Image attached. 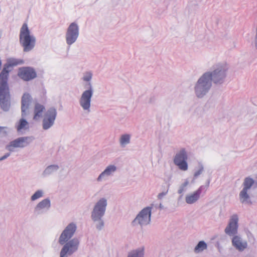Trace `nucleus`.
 Returning a JSON list of instances; mask_svg holds the SVG:
<instances>
[{
	"mask_svg": "<svg viewBox=\"0 0 257 257\" xmlns=\"http://www.w3.org/2000/svg\"><path fill=\"white\" fill-rule=\"evenodd\" d=\"M23 60L16 59H10L8 63L4 65V68L0 73V99L6 100L9 98V88L8 85V79L9 72L13 66H15L23 63ZM3 101L2 107L5 109H8L9 104Z\"/></svg>",
	"mask_w": 257,
	"mask_h": 257,
	"instance_id": "nucleus-1",
	"label": "nucleus"
},
{
	"mask_svg": "<svg viewBox=\"0 0 257 257\" xmlns=\"http://www.w3.org/2000/svg\"><path fill=\"white\" fill-rule=\"evenodd\" d=\"M224 69L217 68L212 73H205L198 81L195 87V92L198 97H202L211 86V82L213 80L217 83L223 79L224 75Z\"/></svg>",
	"mask_w": 257,
	"mask_h": 257,
	"instance_id": "nucleus-2",
	"label": "nucleus"
},
{
	"mask_svg": "<svg viewBox=\"0 0 257 257\" xmlns=\"http://www.w3.org/2000/svg\"><path fill=\"white\" fill-rule=\"evenodd\" d=\"M20 43L23 46L25 52L30 51L35 47L36 39L33 35L31 34L26 23H24L21 28Z\"/></svg>",
	"mask_w": 257,
	"mask_h": 257,
	"instance_id": "nucleus-3",
	"label": "nucleus"
},
{
	"mask_svg": "<svg viewBox=\"0 0 257 257\" xmlns=\"http://www.w3.org/2000/svg\"><path fill=\"white\" fill-rule=\"evenodd\" d=\"M106 205V200L105 199H101L97 202L92 213V218L93 220L96 221L100 219L104 215Z\"/></svg>",
	"mask_w": 257,
	"mask_h": 257,
	"instance_id": "nucleus-4",
	"label": "nucleus"
},
{
	"mask_svg": "<svg viewBox=\"0 0 257 257\" xmlns=\"http://www.w3.org/2000/svg\"><path fill=\"white\" fill-rule=\"evenodd\" d=\"M57 115L56 109L50 108L45 113L43 120V127L44 130H47L54 124Z\"/></svg>",
	"mask_w": 257,
	"mask_h": 257,
	"instance_id": "nucleus-5",
	"label": "nucleus"
},
{
	"mask_svg": "<svg viewBox=\"0 0 257 257\" xmlns=\"http://www.w3.org/2000/svg\"><path fill=\"white\" fill-rule=\"evenodd\" d=\"M187 155L185 150L182 149L177 153L174 159V162L175 165L178 166L180 169L186 171L188 169V165L186 162Z\"/></svg>",
	"mask_w": 257,
	"mask_h": 257,
	"instance_id": "nucleus-6",
	"label": "nucleus"
},
{
	"mask_svg": "<svg viewBox=\"0 0 257 257\" xmlns=\"http://www.w3.org/2000/svg\"><path fill=\"white\" fill-rule=\"evenodd\" d=\"M18 75L25 81H29L35 78L37 74L33 68L29 67H23L19 69Z\"/></svg>",
	"mask_w": 257,
	"mask_h": 257,
	"instance_id": "nucleus-7",
	"label": "nucleus"
},
{
	"mask_svg": "<svg viewBox=\"0 0 257 257\" xmlns=\"http://www.w3.org/2000/svg\"><path fill=\"white\" fill-rule=\"evenodd\" d=\"M78 27L75 23H71L69 26L66 34V41L68 44L71 45L78 36Z\"/></svg>",
	"mask_w": 257,
	"mask_h": 257,
	"instance_id": "nucleus-8",
	"label": "nucleus"
},
{
	"mask_svg": "<svg viewBox=\"0 0 257 257\" xmlns=\"http://www.w3.org/2000/svg\"><path fill=\"white\" fill-rule=\"evenodd\" d=\"M151 208H145L138 214L134 222L138 221L141 225H147L149 223L151 220Z\"/></svg>",
	"mask_w": 257,
	"mask_h": 257,
	"instance_id": "nucleus-9",
	"label": "nucleus"
},
{
	"mask_svg": "<svg viewBox=\"0 0 257 257\" xmlns=\"http://www.w3.org/2000/svg\"><path fill=\"white\" fill-rule=\"evenodd\" d=\"M79 241L78 239H72L64 246L61 251L60 256L65 257L67 253L71 254L77 249Z\"/></svg>",
	"mask_w": 257,
	"mask_h": 257,
	"instance_id": "nucleus-10",
	"label": "nucleus"
},
{
	"mask_svg": "<svg viewBox=\"0 0 257 257\" xmlns=\"http://www.w3.org/2000/svg\"><path fill=\"white\" fill-rule=\"evenodd\" d=\"M76 229V226L74 223L69 224L63 231L59 238V242L64 244L74 234Z\"/></svg>",
	"mask_w": 257,
	"mask_h": 257,
	"instance_id": "nucleus-11",
	"label": "nucleus"
},
{
	"mask_svg": "<svg viewBox=\"0 0 257 257\" xmlns=\"http://www.w3.org/2000/svg\"><path fill=\"white\" fill-rule=\"evenodd\" d=\"M31 141V138L21 137L12 141L6 148L12 151L14 148H23L27 146Z\"/></svg>",
	"mask_w": 257,
	"mask_h": 257,
	"instance_id": "nucleus-12",
	"label": "nucleus"
},
{
	"mask_svg": "<svg viewBox=\"0 0 257 257\" xmlns=\"http://www.w3.org/2000/svg\"><path fill=\"white\" fill-rule=\"evenodd\" d=\"M238 216L237 215H233L230 219L228 226L225 229V232L227 234L231 235L235 234L237 232Z\"/></svg>",
	"mask_w": 257,
	"mask_h": 257,
	"instance_id": "nucleus-13",
	"label": "nucleus"
},
{
	"mask_svg": "<svg viewBox=\"0 0 257 257\" xmlns=\"http://www.w3.org/2000/svg\"><path fill=\"white\" fill-rule=\"evenodd\" d=\"M92 95V91L91 89L86 90L82 93L80 99V104L84 109H89Z\"/></svg>",
	"mask_w": 257,
	"mask_h": 257,
	"instance_id": "nucleus-14",
	"label": "nucleus"
},
{
	"mask_svg": "<svg viewBox=\"0 0 257 257\" xmlns=\"http://www.w3.org/2000/svg\"><path fill=\"white\" fill-rule=\"evenodd\" d=\"M32 101V98L28 93H25L22 98V115L25 117L29 109Z\"/></svg>",
	"mask_w": 257,
	"mask_h": 257,
	"instance_id": "nucleus-15",
	"label": "nucleus"
},
{
	"mask_svg": "<svg viewBox=\"0 0 257 257\" xmlns=\"http://www.w3.org/2000/svg\"><path fill=\"white\" fill-rule=\"evenodd\" d=\"M233 246L239 251H243L247 246L246 241H243L240 237L235 235L232 239Z\"/></svg>",
	"mask_w": 257,
	"mask_h": 257,
	"instance_id": "nucleus-16",
	"label": "nucleus"
},
{
	"mask_svg": "<svg viewBox=\"0 0 257 257\" xmlns=\"http://www.w3.org/2000/svg\"><path fill=\"white\" fill-rule=\"evenodd\" d=\"M45 110V108L43 105L39 103H36L34 108L33 119L37 120L41 117Z\"/></svg>",
	"mask_w": 257,
	"mask_h": 257,
	"instance_id": "nucleus-17",
	"label": "nucleus"
},
{
	"mask_svg": "<svg viewBox=\"0 0 257 257\" xmlns=\"http://www.w3.org/2000/svg\"><path fill=\"white\" fill-rule=\"evenodd\" d=\"M201 193L200 189H198L192 194L186 196L185 200L188 204H192L198 200Z\"/></svg>",
	"mask_w": 257,
	"mask_h": 257,
	"instance_id": "nucleus-18",
	"label": "nucleus"
},
{
	"mask_svg": "<svg viewBox=\"0 0 257 257\" xmlns=\"http://www.w3.org/2000/svg\"><path fill=\"white\" fill-rule=\"evenodd\" d=\"M29 127L28 122L24 118H21L16 124V128L18 132H21L26 130Z\"/></svg>",
	"mask_w": 257,
	"mask_h": 257,
	"instance_id": "nucleus-19",
	"label": "nucleus"
},
{
	"mask_svg": "<svg viewBox=\"0 0 257 257\" xmlns=\"http://www.w3.org/2000/svg\"><path fill=\"white\" fill-rule=\"evenodd\" d=\"M116 170V167L113 165H110L108 166L106 169L99 175L97 180L100 181L101 178L105 175H109L111 172H114Z\"/></svg>",
	"mask_w": 257,
	"mask_h": 257,
	"instance_id": "nucleus-20",
	"label": "nucleus"
},
{
	"mask_svg": "<svg viewBox=\"0 0 257 257\" xmlns=\"http://www.w3.org/2000/svg\"><path fill=\"white\" fill-rule=\"evenodd\" d=\"M50 206V202L48 199H44L40 202L37 206V208L42 209L48 208Z\"/></svg>",
	"mask_w": 257,
	"mask_h": 257,
	"instance_id": "nucleus-21",
	"label": "nucleus"
},
{
	"mask_svg": "<svg viewBox=\"0 0 257 257\" xmlns=\"http://www.w3.org/2000/svg\"><path fill=\"white\" fill-rule=\"evenodd\" d=\"M253 183L254 181L252 179L249 177L246 178L243 183V188L246 189V190H248L253 185Z\"/></svg>",
	"mask_w": 257,
	"mask_h": 257,
	"instance_id": "nucleus-22",
	"label": "nucleus"
},
{
	"mask_svg": "<svg viewBox=\"0 0 257 257\" xmlns=\"http://www.w3.org/2000/svg\"><path fill=\"white\" fill-rule=\"evenodd\" d=\"M248 190L246 189H243L240 192L239 194V197L240 200L241 202H243L246 201L248 198V195L247 193V191Z\"/></svg>",
	"mask_w": 257,
	"mask_h": 257,
	"instance_id": "nucleus-23",
	"label": "nucleus"
},
{
	"mask_svg": "<svg viewBox=\"0 0 257 257\" xmlns=\"http://www.w3.org/2000/svg\"><path fill=\"white\" fill-rule=\"evenodd\" d=\"M143 249L141 250H135L132 252L128 257H143L144 252Z\"/></svg>",
	"mask_w": 257,
	"mask_h": 257,
	"instance_id": "nucleus-24",
	"label": "nucleus"
},
{
	"mask_svg": "<svg viewBox=\"0 0 257 257\" xmlns=\"http://www.w3.org/2000/svg\"><path fill=\"white\" fill-rule=\"evenodd\" d=\"M207 247L206 244L203 241H199L197 245L195 247V249L196 251H202Z\"/></svg>",
	"mask_w": 257,
	"mask_h": 257,
	"instance_id": "nucleus-25",
	"label": "nucleus"
},
{
	"mask_svg": "<svg viewBox=\"0 0 257 257\" xmlns=\"http://www.w3.org/2000/svg\"><path fill=\"white\" fill-rule=\"evenodd\" d=\"M130 136L128 135H124L121 136L120 140V144L123 145L128 144L130 142Z\"/></svg>",
	"mask_w": 257,
	"mask_h": 257,
	"instance_id": "nucleus-26",
	"label": "nucleus"
},
{
	"mask_svg": "<svg viewBox=\"0 0 257 257\" xmlns=\"http://www.w3.org/2000/svg\"><path fill=\"white\" fill-rule=\"evenodd\" d=\"M42 196V192L41 191H37L32 196V200H35Z\"/></svg>",
	"mask_w": 257,
	"mask_h": 257,
	"instance_id": "nucleus-27",
	"label": "nucleus"
},
{
	"mask_svg": "<svg viewBox=\"0 0 257 257\" xmlns=\"http://www.w3.org/2000/svg\"><path fill=\"white\" fill-rule=\"evenodd\" d=\"M91 77L92 74L90 72H87L83 77V80L86 81H89L91 79Z\"/></svg>",
	"mask_w": 257,
	"mask_h": 257,
	"instance_id": "nucleus-28",
	"label": "nucleus"
},
{
	"mask_svg": "<svg viewBox=\"0 0 257 257\" xmlns=\"http://www.w3.org/2000/svg\"><path fill=\"white\" fill-rule=\"evenodd\" d=\"M3 100H1L0 99V105L1 106V108L4 110V111H7L9 109L10 107V95L9 94V99L8 100V102L9 103V107L8 108V109H4V108H3L2 107V103H3ZM4 102H6V100H4ZM6 102H5V104H6Z\"/></svg>",
	"mask_w": 257,
	"mask_h": 257,
	"instance_id": "nucleus-29",
	"label": "nucleus"
},
{
	"mask_svg": "<svg viewBox=\"0 0 257 257\" xmlns=\"http://www.w3.org/2000/svg\"><path fill=\"white\" fill-rule=\"evenodd\" d=\"M7 128V127L5 126H0V134L1 133H4L6 134V130Z\"/></svg>",
	"mask_w": 257,
	"mask_h": 257,
	"instance_id": "nucleus-30",
	"label": "nucleus"
},
{
	"mask_svg": "<svg viewBox=\"0 0 257 257\" xmlns=\"http://www.w3.org/2000/svg\"><path fill=\"white\" fill-rule=\"evenodd\" d=\"M166 193H167V192L159 193L158 196L159 199H161L164 195H165L166 194Z\"/></svg>",
	"mask_w": 257,
	"mask_h": 257,
	"instance_id": "nucleus-31",
	"label": "nucleus"
},
{
	"mask_svg": "<svg viewBox=\"0 0 257 257\" xmlns=\"http://www.w3.org/2000/svg\"><path fill=\"white\" fill-rule=\"evenodd\" d=\"M9 156H10V154L9 153H8V154H6L5 155H4V156L0 158V161H2V160L6 159Z\"/></svg>",
	"mask_w": 257,
	"mask_h": 257,
	"instance_id": "nucleus-32",
	"label": "nucleus"
},
{
	"mask_svg": "<svg viewBox=\"0 0 257 257\" xmlns=\"http://www.w3.org/2000/svg\"><path fill=\"white\" fill-rule=\"evenodd\" d=\"M202 172V169H200V170H199L198 171H197V172H196L195 173V177H197L199 175H200Z\"/></svg>",
	"mask_w": 257,
	"mask_h": 257,
	"instance_id": "nucleus-33",
	"label": "nucleus"
},
{
	"mask_svg": "<svg viewBox=\"0 0 257 257\" xmlns=\"http://www.w3.org/2000/svg\"><path fill=\"white\" fill-rule=\"evenodd\" d=\"M101 225L102 226L103 225V223L102 222H101Z\"/></svg>",
	"mask_w": 257,
	"mask_h": 257,
	"instance_id": "nucleus-34",
	"label": "nucleus"
}]
</instances>
